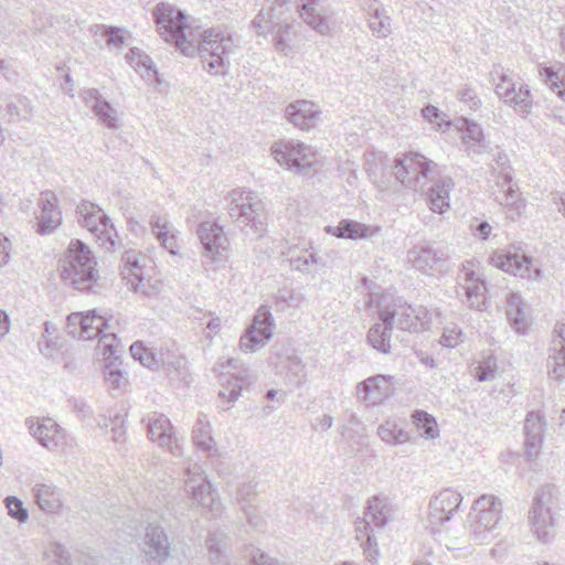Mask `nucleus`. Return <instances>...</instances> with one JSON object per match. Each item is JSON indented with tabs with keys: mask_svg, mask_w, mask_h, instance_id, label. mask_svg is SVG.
Listing matches in <instances>:
<instances>
[{
	"mask_svg": "<svg viewBox=\"0 0 565 565\" xmlns=\"http://www.w3.org/2000/svg\"><path fill=\"white\" fill-rule=\"evenodd\" d=\"M153 18L158 32L166 42L174 44L185 56L198 53L204 63V68L211 74H225V68L230 64L228 58L236 49L228 33L217 29L205 30L196 44L193 32L189 31L186 34L184 11L164 2L156 6Z\"/></svg>",
	"mask_w": 565,
	"mask_h": 565,
	"instance_id": "obj_1",
	"label": "nucleus"
},
{
	"mask_svg": "<svg viewBox=\"0 0 565 565\" xmlns=\"http://www.w3.org/2000/svg\"><path fill=\"white\" fill-rule=\"evenodd\" d=\"M228 216L248 239L263 238L267 232L268 213L265 202L252 191L233 190L226 198Z\"/></svg>",
	"mask_w": 565,
	"mask_h": 565,
	"instance_id": "obj_2",
	"label": "nucleus"
},
{
	"mask_svg": "<svg viewBox=\"0 0 565 565\" xmlns=\"http://www.w3.org/2000/svg\"><path fill=\"white\" fill-rule=\"evenodd\" d=\"M96 264L92 250L82 241H72L58 267L61 279L76 290L87 291L98 279Z\"/></svg>",
	"mask_w": 565,
	"mask_h": 565,
	"instance_id": "obj_3",
	"label": "nucleus"
},
{
	"mask_svg": "<svg viewBox=\"0 0 565 565\" xmlns=\"http://www.w3.org/2000/svg\"><path fill=\"white\" fill-rule=\"evenodd\" d=\"M379 313L384 323L409 332L424 331L431 322V315L426 308H414L399 298L382 306Z\"/></svg>",
	"mask_w": 565,
	"mask_h": 565,
	"instance_id": "obj_4",
	"label": "nucleus"
},
{
	"mask_svg": "<svg viewBox=\"0 0 565 565\" xmlns=\"http://www.w3.org/2000/svg\"><path fill=\"white\" fill-rule=\"evenodd\" d=\"M437 163L428 160L420 153L409 152L397 159L394 166V175L406 188L414 191L423 190L428 180H433Z\"/></svg>",
	"mask_w": 565,
	"mask_h": 565,
	"instance_id": "obj_5",
	"label": "nucleus"
},
{
	"mask_svg": "<svg viewBox=\"0 0 565 565\" xmlns=\"http://www.w3.org/2000/svg\"><path fill=\"white\" fill-rule=\"evenodd\" d=\"M184 484L186 492L191 494L193 503L205 513H210L213 518L222 514L223 504L217 492L199 465L194 463L186 468Z\"/></svg>",
	"mask_w": 565,
	"mask_h": 565,
	"instance_id": "obj_6",
	"label": "nucleus"
},
{
	"mask_svg": "<svg viewBox=\"0 0 565 565\" xmlns=\"http://www.w3.org/2000/svg\"><path fill=\"white\" fill-rule=\"evenodd\" d=\"M554 492V486L546 484L542 487L536 492L532 508L529 512L531 531L542 543L550 542L555 526V520L552 513Z\"/></svg>",
	"mask_w": 565,
	"mask_h": 565,
	"instance_id": "obj_7",
	"label": "nucleus"
},
{
	"mask_svg": "<svg viewBox=\"0 0 565 565\" xmlns=\"http://www.w3.org/2000/svg\"><path fill=\"white\" fill-rule=\"evenodd\" d=\"M290 8L281 4L267 6L262 9L252 21V28L259 36L268 33H276V47L284 51L287 47V39L285 35L290 29Z\"/></svg>",
	"mask_w": 565,
	"mask_h": 565,
	"instance_id": "obj_8",
	"label": "nucleus"
},
{
	"mask_svg": "<svg viewBox=\"0 0 565 565\" xmlns=\"http://www.w3.org/2000/svg\"><path fill=\"white\" fill-rule=\"evenodd\" d=\"M77 221L81 226L92 232L102 245L109 243L115 247L117 233L108 215L96 204L83 201L76 209Z\"/></svg>",
	"mask_w": 565,
	"mask_h": 565,
	"instance_id": "obj_9",
	"label": "nucleus"
},
{
	"mask_svg": "<svg viewBox=\"0 0 565 565\" xmlns=\"http://www.w3.org/2000/svg\"><path fill=\"white\" fill-rule=\"evenodd\" d=\"M271 154L279 164L298 172H307L317 163V152L297 140H280L271 147Z\"/></svg>",
	"mask_w": 565,
	"mask_h": 565,
	"instance_id": "obj_10",
	"label": "nucleus"
},
{
	"mask_svg": "<svg viewBox=\"0 0 565 565\" xmlns=\"http://www.w3.org/2000/svg\"><path fill=\"white\" fill-rule=\"evenodd\" d=\"M490 78L495 85V93L500 99L521 115H526L531 111L532 99L527 86L521 85L516 90L515 84L501 66L493 67L490 72Z\"/></svg>",
	"mask_w": 565,
	"mask_h": 565,
	"instance_id": "obj_11",
	"label": "nucleus"
},
{
	"mask_svg": "<svg viewBox=\"0 0 565 565\" xmlns=\"http://www.w3.org/2000/svg\"><path fill=\"white\" fill-rule=\"evenodd\" d=\"M140 551L147 565H163L171 557L172 542L161 525L149 523L145 529Z\"/></svg>",
	"mask_w": 565,
	"mask_h": 565,
	"instance_id": "obj_12",
	"label": "nucleus"
},
{
	"mask_svg": "<svg viewBox=\"0 0 565 565\" xmlns=\"http://www.w3.org/2000/svg\"><path fill=\"white\" fill-rule=\"evenodd\" d=\"M502 516V503L493 495L483 494L478 498L469 514L473 535L477 540L484 541L483 534L497 526Z\"/></svg>",
	"mask_w": 565,
	"mask_h": 565,
	"instance_id": "obj_13",
	"label": "nucleus"
},
{
	"mask_svg": "<svg viewBox=\"0 0 565 565\" xmlns=\"http://www.w3.org/2000/svg\"><path fill=\"white\" fill-rule=\"evenodd\" d=\"M491 264L505 273L527 280H537L543 276L542 270L534 266L533 258L515 248L493 253Z\"/></svg>",
	"mask_w": 565,
	"mask_h": 565,
	"instance_id": "obj_14",
	"label": "nucleus"
},
{
	"mask_svg": "<svg viewBox=\"0 0 565 565\" xmlns=\"http://www.w3.org/2000/svg\"><path fill=\"white\" fill-rule=\"evenodd\" d=\"M274 317L267 306H260L252 324L246 329L239 340V348L244 352H255L264 348L273 337Z\"/></svg>",
	"mask_w": 565,
	"mask_h": 565,
	"instance_id": "obj_15",
	"label": "nucleus"
},
{
	"mask_svg": "<svg viewBox=\"0 0 565 565\" xmlns=\"http://www.w3.org/2000/svg\"><path fill=\"white\" fill-rule=\"evenodd\" d=\"M457 295L471 309L487 310L486 281L478 275L470 264L463 265L458 275Z\"/></svg>",
	"mask_w": 565,
	"mask_h": 565,
	"instance_id": "obj_16",
	"label": "nucleus"
},
{
	"mask_svg": "<svg viewBox=\"0 0 565 565\" xmlns=\"http://www.w3.org/2000/svg\"><path fill=\"white\" fill-rule=\"evenodd\" d=\"M406 259L413 269L433 276L443 266L445 255L433 244L422 242L408 249Z\"/></svg>",
	"mask_w": 565,
	"mask_h": 565,
	"instance_id": "obj_17",
	"label": "nucleus"
},
{
	"mask_svg": "<svg viewBox=\"0 0 565 565\" xmlns=\"http://www.w3.org/2000/svg\"><path fill=\"white\" fill-rule=\"evenodd\" d=\"M462 494L454 489H444L429 502L427 520L431 527L440 526L448 522L460 508Z\"/></svg>",
	"mask_w": 565,
	"mask_h": 565,
	"instance_id": "obj_18",
	"label": "nucleus"
},
{
	"mask_svg": "<svg viewBox=\"0 0 565 565\" xmlns=\"http://www.w3.org/2000/svg\"><path fill=\"white\" fill-rule=\"evenodd\" d=\"M223 367L226 372L220 375L223 390L220 391L218 396L228 402H235L241 396L243 387L250 384V373L247 369L239 367L235 359H227Z\"/></svg>",
	"mask_w": 565,
	"mask_h": 565,
	"instance_id": "obj_19",
	"label": "nucleus"
},
{
	"mask_svg": "<svg viewBox=\"0 0 565 565\" xmlns=\"http://www.w3.org/2000/svg\"><path fill=\"white\" fill-rule=\"evenodd\" d=\"M196 234L203 247V255L211 260L218 259L228 246V239L221 225L216 222H202Z\"/></svg>",
	"mask_w": 565,
	"mask_h": 565,
	"instance_id": "obj_20",
	"label": "nucleus"
},
{
	"mask_svg": "<svg viewBox=\"0 0 565 565\" xmlns=\"http://www.w3.org/2000/svg\"><path fill=\"white\" fill-rule=\"evenodd\" d=\"M148 436L159 446L169 449L173 455L181 454V446L173 433L169 418L162 414L153 413L147 418Z\"/></svg>",
	"mask_w": 565,
	"mask_h": 565,
	"instance_id": "obj_21",
	"label": "nucleus"
},
{
	"mask_svg": "<svg viewBox=\"0 0 565 565\" xmlns=\"http://www.w3.org/2000/svg\"><path fill=\"white\" fill-rule=\"evenodd\" d=\"M38 205L41 213L38 216L36 233L41 235L51 234L62 224L58 199L54 192L44 191L40 195Z\"/></svg>",
	"mask_w": 565,
	"mask_h": 565,
	"instance_id": "obj_22",
	"label": "nucleus"
},
{
	"mask_svg": "<svg viewBox=\"0 0 565 565\" xmlns=\"http://www.w3.org/2000/svg\"><path fill=\"white\" fill-rule=\"evenodd\" d=\"M320 116L319 107L311 100L299 99L285 108L286 119L296 128L308 131L316 127Z\"/></svg>",
	"mask_w": 565,
	"mask_h": 565,
	"instance_id": "obj_23",
	"label": "nucleus"
},
{
	"mask_svg": "<svg viewBox=\"0 0 565 565\" xmlns=\"http://www.w3.org/2000/svg\"><path fill=\"white\" fill-rule=\"evenodd\" d=\"M29 428L40 445L49 450H55L65 444V430L52 418L43 417L36 423L32 422Z\"/></svg>",
	"mask_w": 565,
	"mask_h": 565,
	"instance_id": "obj_24",
	"label": "nucleus"
},
{
	"mask_svg": "<svg viewBox=\"0 0 565 565\" xmlns=\"http://www.w3.org/2000/svg\"><path fill=\"white\" fill-rule=\"evenodd\" d=\"M391 377L385 375L371 376L358 384L356 393L363 402L372 405L382 403L391 395Z\"/></svg>",
	"mask_w": 565,
	"mask_h": 565,
	"instance_id": "obj_25",
	"label": "nucleus"
},
{
	"mask_svg": "<svg viewBox=\"0 0 565 565\" xmlns=\"http://www.w3.org/2000/svg\"><path fill=\"white\" fill-rule=\"evenodd\" d=\"M302 20L321 35L331 34L330 14L319 0H308L299 7Z\"/></svg>",
	"mask_w": 565,
	"mask_h": 565,
	"instance_id": "obj_26",
	"label": "nucleus"
},
{
	"mask_svg": "<svg viewBox=\"0 0 565 565\" xmlns=\"http://www.w3.org/2000/svg\"><path fill=\"white\" fill-rule=\"evenodd\" d=\"M302 20L321 35L331 34L330 14L319 0H308L299 7Z\"/></svg>",
	"mask_w": 565,
	"mask_h": 565,
	"instance_id": "obj_27",
	"label": "nucleus"
},
{
	"mask_svg": "<svg viewBox=\"0 0 565 565\" xmlns=\"http://www.w3.org/2000/svg\"><path fill=\"white\" fill-rule=\"evenodd\" d=\"M525 434V456L529 460H534L539 456L544 435V423L537 413H529L524 423Z\"/></svg>",
	"mask_w": 565,
	"mask_h": 565,
	"instance_id": "obj_28",
	"label": "nucleus"
},
{
	"mask_svg": "<svg viewBox=\"0 0 565 565\" xmlns=\"http://www.w3.org/2000/svg\"><path fill=\"white\" fill-rule=\"evenodd\" d=\"M507 317L514 330L524 334L530 326V317L519 294L510 291L507 295Z\"/></svg>",
	"mask_w": 565,
	"mask_h": 565,
	"instance_id": "obj_29",
	"label": "nucleus"
},
{
	"mask_svg": "<svg viewBox=\"0 0 565 565\" xmlns=\"http://www.w3.org/2000/svg\"><path fill=\"white\" fill-rule=\"evenodd\" d=\"M34 498L39 508L46 513H57L63 503L60 490L53 484H36L33 488Z\"/></svg>",
	"mask_w": 565,
	"mask_h": 565,
	"instance_id": "obj_30",
	"label": "nucleus"
},
{
	"mask_svg": "<svg viewBox=\"0 0 565 565\" xmlns=\"http://www.w3.org/2000/svg\"><path fill=\"white\" fill-rule=\"evenodd\" d=\"M460 131L462 132L461 138L468 153L480 154L486 151L487 141L483 129L479 124L463 119Z\"/></svg>",
	"mask_w": 565,
	"mask_h": 565,
	"instance_id": "obj_31",
	"label": "nucleus"
},
{
	"mask_svg": "<svg viewBox=\"0 0 565 565\" xmlns=\"http://www.w3.org/2000/svg\"><path fill=\"white\" fill-rule=\"evenodd\" d=\"M454 189V181L449 177H444L435 181L429 189L430 209L437 213H444L449 207V195Z\"/></svg>",
	"mask_w": 565,
	"mask_h": 565,
	"instance_id": "obj_32",
	"label": "nucleus"
},
{
	"mask_svg": "<svg viewBox=\"0 0 565 565\" xmlns=\"http://www.w3.org/2000/svg\"><path fill=\"white\" fill-rule=\"evenodd\" d=\"M83 319H85V321L82 324L79 333L81 340L86 341L100 337L99 341L105 342L109 335L115 337L114 333H106L108 329L107 321L103 316H97L95 311L83 315Z\"/></svg>",
	"mask_w": 565,
	"mask_h": 565,
	"instance_id": "obj_33",
	"label": "nucleus"
},
{
	"mask_svg": "<svg viewBox=\"0 0 565 565\" xmlns=\"http://www.w3.org/2000/svg\"><path fill=\"white\" fill-rule=\"evenodd\" d=\"M503 181V186L507 185L508 188L495 196V201L512 212L511 218H514V216H520L524 212L525 200L518 193V190L513 189L511 185V175L505 174Z\"/></svg>",
	"mask_w": 565,
	"mask_h": 565,
	"instance_id": "obj_34",
	"label": "nucleus"
},
{
	"mask_svg": "<svg viewBox=\"0 0 565 565\" xmlns=\"http://www.w3.org/2000/svg\"><path fill=\"white\" fill-rule=\"evenodd\" d=\"M126 58L129 64L137 72H139L142 78H145L147 82L152 83L156 81L158 84H160V78L158 76L157 70L154 68L152 60L141 50L137 47L130 49Z\"/></svg>",
	"mask_w": 565,
	"mask_h": 565,
	"instance_id": "obj_35",
	"label": "nucleus"
},
{
	"mask_svg": "<svg viewBox=\"0 0 565 565\" xmlns=\"http://www.w3.org/2000/svg\"><path fill=\"white\" fill-rule=\"evenodd\" d=\"M327 231L340 238L358 239L373 235L370 226L352 220H342L338 226H328Z\"/></svg>",
	"mask_w": 565,
	"mask_h": 565,
	"instance_id": "obj_36",
	"label": "nucleus"
},
{
	"mask_svg": "<svg viewBox=\"0 0 565 565\" xmlns=\"http://www.w3.org/2000/svg\"><path fill=\"white\" fill-rule=\"evenodd\" d=\"M390 505L387 499L381 495L372 497L367 502V512L365 516L369 519V523H373L374 526L382 529L388 521ZM366 522L365 520H363Z\"/></svg>",
	"mask_w": 565,
	"mask_h": 565,
	"instance_id": "obj_37",
	"label": "nucleus"
},
{
	"mask_svg": "<svg viewBox=\"0 0 565 565\" xmlns=\"http://www.w3.org/2000/svg\"><path fill=\"white\" fill-rule=\"evenodd\" d=\"M392 329V326L383 321L382 323H375L367 332L369 343L381 353H390Z\"/></svg>",
	"mask_w": 565,
	"mask_h": 565,
	"instance_id": "obj_38",
	"label": "nucleus"
},
{
	"mask_svg": "<svg viewBox=\"0 0 565 565\" xmlns=\"http://www.w3.org/2000/svg\"><path fill=\"white\" fill-rule=\"evenodd\" d=\"M373 530L369 522L360 521L356 525V539L361 541L366 559L376 563L380 556L377 543L372 534Z\"/></svg>",
	"mask_w": 565,
	"mask_h": 565,
	"instance_id": "obj_39",
	"label": "nucleus"
},
{
	"mask_svg": "<svg viewBox=\"0 0 565 565\" xmlns=\"http://www.w3.org/2000/svg\"><path fill=\"white\" fill-rule=\"evenodd\" d=\"M206 547L213 565H230L227 561V536L224 533H212L206 540Z\"/></svg>",
	"mask_w": 565,
	"mask_h": 565,
	"instance_id": "obj_40",
	"label": "nucleus"
},
{
	"mask_svg": "<svg viewBox=\"0 0 565 565\" xmlns=\"http://www.w3.org/2000/svg\"><path fill=\"white\" fill-rule=\"evenodd\" d=\"M122 262V278L126 280L127 286L143 277V270L140 266V253L129 249L126 250L121 257Z\"/></svg>",
	"mask_w": 565,
	"mask_h": 565,
	"instance_id": "obj_41",
	"label": "nucleus"
},
{
	"mask_svg": "<svg viewBox=\"0 0 565 565\" xmlns=\"http://www.w3.org/2000/svg\"><path fill=\"white\" fill-rule=\"evenodd\" d=\"M122 262V278L126 280L127 286L143 277V270L140 266V253L129 249L126 250L121 257Z\"/></svg>",
	"mask_w": 565,
	"mask_h": 565,
	"instance_id": "obj_42",
	"label": "nucleus"
},
{
	"mask_svg": "<svg viewBox=\"0 0 565 565\" xmlns=\"http://www.w3.org/2000/svg\"><path fill=\"white\" fill-rule=\"evenodd\" d=\"M193 443L205 452L215 450V441L211 436V425L207 420L199 418L193 428Z\"/></svg>",
	"mask_w": 565,
	"mask_h": 565,
	"instance_id": "obj_43",
	"label": "nucleus"
},
{
	"mask_svg": "<svg viewBox=\"0 0 565 565\" xmlns=\"http://www.w3.org/2000/svg\"><path fill=\"white\" fill-rule=\"evenodd\" d=\"M92 110L98 120L108 129L117 130L120 128L118 111L108 100L104 99L97 105H92Z\"/></svg>",
	"mask_w": 565,
	"mask_h": 565,
	"instance_id": "obj_44",
	"label": "nucleus"
},
{
	"mask_svg": "<svg viewBox=\"0 0 565 565\" xmlns=\"http://www.w3.org/2000/svg\"><path fill=\"white\" fill-rule=\"evenodd\" d=\"M547 365L551 379L555 381L565 380V347L550 349Z\"/></svg>",
	"mask_w": 565,
	"mask_h": 565,
	"instance_id": "obj_45",
	"label": "nucleus"
},
{
	"mask_svg": "<svg viewBox=\"0 0 565 565\" xmlns=\"http://www.w3.org/2000/svg\"><path fill=\"white\" fill-rule=\"evenodd\" d=\"M369 26L381 38H386L392 32L391 18L386 14L385 10L381 8H375L370 12Z\"/></svg>",
	"mask_w": 565,
	"mask_h": 565,
	"instance_id": "obj_46",
	"label": "nucleus"
},
{
	"mask_svg": "<svg viewBox=\"0 0 565 565\" xmlns=\"http://www.w3.org/2000/svg\"><path fill=\"white\" fill-rule=\"evenodd\" d=\"M377 434L383 441L392 445H401L409 439L406 431L391 422H386L385 424L381 425L379 427Z\"/></svg>",
	"mask_w": 565,
	"mask_h": 565,
	"instance_id": "obj_47",
	"label": "nucleus"
},
{
	"mask_svg": "<svg viewBox=\"0 0 565 565\" xmlns=\"http://www.w3.org/2000/svg\"><path fill=\"white\" fill-rule=\"evenodd\" d=\"M412 417L416 427L423 430V435L426 438L434 439L438 437L437 423L430 414L425 411H415Z\"/></svg>",
	"mask_w": 565,
	"mask_h": 565,
	"instance_id": "obj_48",
	"label": "nucleus"
},
{
	"mask_svg": "<svg viewBox=\"0 0 565 565\" xmlns=\"http://www.w3.org/2000/svg\"><path fill=\"white\" fill-rule=\"evenodd\" d=\"M7 113L12 121L28 119L32 115V106L26 97H17L7 104Z\"/></svg>",
	"mask_w": 565,
	"mask_h": 565,
	"instance_id": "obj_49",
	"label": "nucleus"
},
{
	"mask_svg": "<svg viewBox=\"0 0 565 565\" xmlns=\"http://www.w3.org/2000/svg\"><path fill=\"white\" fill-rule=\"evenodd\" d=\"M130 353L131 356L136 361H139L143 366H147L149 369H154L158 366V361L156 359L154 353L147 349L140 341H137L131 344Z\"/></svg>",
	"mask_w": 565,
	"mask_h": 565,
	"instance_id": "obj_50",
	"label": "nucleus"
},
{
	"mask_svg": "<svg viewBox=\"0 0 565 565\" xmlns=\"http://www.w3.org/2000/svg\"><path fill=\"white\" fill-rule=\"evenodd\" d=\"M540 76L553 92L565 100V88H562L564 83L558 72L554 71L553 67L544 66L540 68Z\"/></svg>",
	"mask_w": 565,
	"mask_h": 565,
	"instance_id": "obj_51",
	"label": "nucleus"
},
{
	"mask_svg": "<svg viewBox=\"0 0 565 565\" xmlns=\"http://www.w3.org/2000/svg\"><path fill=\"white\" fill-rule=\"evenodd\" d=\"M4 503L8 509V514L11 518L18 520L20 523H24L28 520V510L24 508L23 502L20 499L10 495L6 498Z\"/></svg>",
	"mask_w": 565,
	"mask_h": 565,
	"instance_id": "obj_52",
	"label": "nucleus"
},
{
	"mask_svg": "<svg viewBox=\"0 0 565 565\" xmlns=\"http://www.w3.org/2000/svg\"><path fill=\"white\" fill-rule=\"evenodd\" d=\"M498 365L494 358H488L476 369V379L479 382L492 381L497 376Z\"/></svg>",
	"mask_w": 565,
	"mask_h": 565,
	"instance_id": "obj_53",
	"label": "nucleus"
},
{
	"mask_svg": "<svg viewBox=\"0 0 565 565\" xmlns=\"http://www.w3.org/2000/svg\"><path fill=\"white\" fill-rule=\"evenodd\" d=\"M128 288L146 297H154L159 294V287L150 281H145L143 277L132 280V282L128 285Z\"/></svg>",
	"mask_w": 565,
	"mask_h": 565,
	"instance_id": "obj_54",
	"label": "nucleus"
},
{
	"mask_svg": "<svg viewBox=\"0 0 565 565\" xmlns=\"http://www.w3.org/2000/svg\"><path fill=\"white\" fill-rule=\"evenodd\" d=\"M103 29V35L106 38L107 44L113 45L117 49H121L125 43L121 29L117 26H100Z\"/></svg>",
	"mask_w": 565,
	"mask_h": 565,
	"instance_id": "obj_55",
	"label": "nucleus"
},
{
	"mask_svg": "<svg viewBox=\"0 0 565 565\" xmlns=\"http://www.w3.org/2000/svg\"><path fill=\"white\" fill-rule=\"evenodd\" d=\"M458 99L465 103L470 109L476 110L480 107L481 100L477 96L473 88L465 86L458 90Z\"/></svg>",
	"mask_w": 565,
	"mask_h": 565,
	"instance_id": "obj_56",
	"label": "nucleus"
},
{
	"mask_svg": "<svg viewBox=\"0 0 565 565\" xmlns=\"http://www.w3.org/2000/svg\"><path fill=\"white\" fill-rule=\"evenodd\" d=\"M49 554L54 557L53 565H71L70 554L62 544L57 542L52 543L49 548Z\"/></svg>",
	"mask_w": 565,
	"mask_h": 565,
	"instance_id": "obj_57",
	"label": "nucleus"
},
{
	"mask_svg": "<svg viewBox=\"0 0 565 565\" xmlns=\"http://www.w3.org/2000/svg\"><path fill=\"white\" fill-rule=\"evenodd\" d=\"M84 321H85V319H83L82 312L71 313L67 317V324H66L67 333L70 335H72L73 338L79 339V333H81L82 324Z\"/></svg>",
	"mask_w": 565,
	"mask_h": 565,
	"instance_id": "obj_58",
	"label": "nucleus"
},
{
	"mask_svg": "<svg viewBox=\"0 0 565 565\" xmlns=\"http://www.w3.org/2000/svg\"><path fill=\"white\" fill-rule=\"evenodd\" d=\"M156 236L158 241H160L161 245L169 250L170 254L177 255L178 254V243L175 235L168 232H156Z\"/></svg>",
	"mask_w": 565,
	"mask_h": 565,
	"instance_id": "obj_59",
	"label": "nucleus"
},
{
	"mask_svg": "<svg viewBox=\"0 0 565 565\" xmlns=\"http://www.w3.org/2000/svg\"><path fill=\"white\" fill-rule=\"evenodd\" d=\"M317 263L318 259L313 254H305L290 259L291 267L299 271H308L309 266Z\"/></svg>",
	"mask_w": 565,
	"mask_h": 565,
	"instance_id": "obj_60",
	"label": "nucleus"
},
{
	"mask_svg": "<svg viewBox=\"0 0 565 565\" xmlns=\"http://www.w3.org/2000/svg\"><path fill=\"white\" fill-rule=\"evenodd\" d=\"M462 333L460 330L451 329L446 330L441 337L440 343L448 348H454L462 342Z\"/></svg>",
	"mask_w": 565,
	"mask_h": 565,
	"instance_id": "obj_61",
	"label": "nucleus"
},
{
	"mask_svg": "<svg viewBox=\"0 0 565 565\" xmlns=\"http://www.w3.org/2000/svg\"><path fill=\"white\" fill-rule=\"evenodd\" d=\"M256 493V484L253 482L243 483L236 492L239 502H249Z\"/></svg>",
	"mask_w": 565,
	"mask_h": 565,
	"instance_id": "obj_62",
	"label": "nucleus"
},
{
	"mask_svg": "<svg viewBox=\"0 0 565 565\" xmlns=\"http://www.w3.org/2000/svg\"><path fill=\"white\" fill-rule=\"evenodd\" d=\"M81 97L85 105L92 109V105H97L103 102L100 93L96 88H88L82 92Z\"/></svg>",
	"mask_w": 565,
	"mask_h": 565,
	"instance_id": "obj_63",
	"label": "nucleus"
},
{
	"mask_svg": "<svg viewBox=\"0 0 565 565\" xmlns=\"http://www.w3.org/2000/svg\"><path fill=\"white\" fill-rule=\"evenodd\" d=\"M250 556L253 565H280L277 561L269 557L268 554L259 550H253Z\"/></svg>",
	"mask_w": 565,
	"mask_h": 565,
	"instance_id": "obj_64",
	"label": "nucleus"
}]
</instances>
